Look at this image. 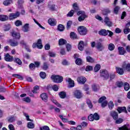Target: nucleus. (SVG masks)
<instances>
[{
	"label": "nucleus",
	"mask_w": 130,
	"mask_h": 130,
	"mask_svg": "<svg viewBox=\"0 0 130 130\" xmlns=\"http://www.w3.org/2000/svg\"><path fill=\"white\" fill-rule=\"evenodd\" d=\"M51 79L54 83H61L63 81V78L59 75H52Z\"/></svg>",
	"instance_id": "obj_1"
},
{
	"label": "nucleus",
	"mask_w": 130,
	"mask_h": 130,
	"mask_svg": "<svg viewBox=\"0 0 130 130\" xmlns=\"http://www.w3.org/2000/svg\"><path fill=\"white\" fill-rule=\"evenodd\" d=\"M108 33L109 37H111L113 35V32L109 30L102 29L99 31V34L102 36H107Z\"/></svg>",
	"instance_id": "obj_2"
},
{
	"label": "nucleus",
	"mask_w": 130,
	"mask_h": 130,
	"mask_svg": "<svg viewBox=\"0 0 130 130\" xmlns=\"http://www.w3.org/2000/svg\"><path fill=\"white\" fill-rule=\"evenodd\" d=\"M100 76L102 78H103V80H104L109 79V73H108L107 70H101Z\"/></svg>",
	"instance_id": "obj_3"
},
{
	"label": "nucleus",
	"mask_w": 130,
	"mask_h": 130,
	"mask_svg": "<svg viewBox=\"0 0 130 130\" xmlns=\"http://www.w3.org/2000/svg\"><path fill=\"white\" fill-rule=\"evenodd\" d=\"M78 16H80V15H81L78 18V20L79 22H82V21H84L86 18H87V15L85 14V12L80 11H79L77 13Z\"/></svg>",
	"instance_id": "obj_4"
},
{
	"label": "nucleus",
	"mask_w": 130,
	"mask_h": 130,
	"mask_svg": "<svg viewBox=\"0 0 130 130\" xmlns=\"http://www.w3.org/2000/svg\"><path fill=\"white\" fill-rule=\"evenodd\" d=\"M88 120L90 121H93L94 119L95 120H99L100 117H99V115H98V113H95L93 115L90 114L88 117Z\"/></svg>",
	"instance_id": "obj_5"
},
{
	"label": "nucleus",
	"mask_w": 130,
	"mask_h": 130,
	"mask_svg": "<svg viewBox=\"0 0 130 130\" xmlns=\"http://www.w3.org/2000/svg\"><path fill=\"white\" fill-rule=\"evenodd\" d=\"M78 31L80 35H86L87 34V28L85 26H81L78 27Z\"/></svg>",
	"instance_id": "obj_6"
},
{
	"label": "nucleus",
	"mask_w": 130,
	"mask_h": 130,
	"mask_svg": "<svg viewBox=\"0 0 130 130\" xmlns=\"http://www.w3.org/2000/svg\"><path fill=\"white\" fill-rule=\"evenodd\" d=\"M20 16V13L16 12L15 13H10L9 15L8 19L9 20H15V19H17V18Z\"/></svg>",
	"instance_id": "obj_7"
},
{
	"label": "nucleus",
	"mask_w": 130,
	"mask_h": 130,
	"mask_svg": "<svg viewBox=\"0 0 130 130\" xmlns=\"http://www.w3.org/2000/svg\"><path fill=\"white\" fill-rule=\"evenodd\" d=\"M95 48L98 49V51H102L104 50L105 47L102 43L98 42L95 44Z\"/></svg>",
	"instance_id": "obj_8"
},
{
	"label": "nucleus",
	"mask_w": 130,
	"mask_h": 130,
	"mask_svg": "<svg viewBox=\"0 0 130 130\" xmlns=\"http://www.w3.org/2000/svg\"><path fill=\"white\" fill-rule=\"evenodd\" d=\"M33 48H35L36 47H37L39 49H41L42 47H43V46L42 45V42L41 41V39H39L38 40L37 43H34L32 45Z\"/></svg>",
	"instance_id": "obj_9"
},
{
	"label": "nucleus",
	"mask_w": 130,
	"mask_h": 130,
	"mask_svg": "<svg viewBox=\"0 0 130 130\" xmlns=\"http://www.w3.org/2000/svg\"><path fill=\"white\" fill-rule=\"evenodd\" d=\"M10 34L11 36L13 37V38H16V39H20L21 38V35L19 32H16L15 30H12L10 32Z\"/></svg>",
	"instance_id": "obj_10"
},
{
	"label": "nucleus",
	"mask_w": 130,
	"mask_h": 130,
	"mask_svg": "<svg viewBox=\"0 0 130 130\" xmlns=\"http://www.w3.org/2000/svg\"><path fill=\"white\" fill-rule=\"evenodd\" d=\"M4 59L6 60V61L12 62L13 60H14V57L10 55V54L7 53L5 55Z\"/></svg>",
	"instance_id": "obj_11"
},
{
	"label": "nucleus",
	"mask_w": 130,
	"mask_h": 130,
	"mask_svg": "<svg viewBox=\"0 0 130 130\" xmlns=\"http://www.w3.org/2000/svg\"><path fill=\"white\" fill-rule=\"evenodd\" d=\"M7 42L9 43L11 46L13 47H15L16 46H18L19 45V42L16 41H13L12 39H9L7 41Z\"/></svg>",
	"instance_id": "obj_12"
},
{
	"label": "nucleus",
	"mask_w": 130,
	"mask_h": 130,
	"mask_svg": "<svg viewBox=\"0 0 130 130\" xmlns=\"http://www.w3.org/2000/svg\"><path fill=\"white\" fill-rule=\"evenodd\" d=\"M66 82H68L69 83V87L70 88L75 87V81H74V80H72V79L69 78H67L66 79Z\"/></svg>",
	"instance_id": "obj_13"
},
{
	"label": "nucleus",
	"mask_w": 130,
	"mask_h": 130,
	"mask_svg": "<svg viewBox=\"0 0 130 130\" xmlns=\"http://www.w3.org/2000/svg\"><path fill=\"white\" fill-rule=\"evenodd\" d=\"M74 95L76 98H77V99H80L83 97V95H82V92L80 90H76L74 92Z\"/></svg>",
	"instance_id": "obj_14"
},
{
	"label": "nucleus",
	"mask_w": 130,
	"mask_h": 130,
	"mask_svg": "<svg viewBox=\"0 0 130 130\" xmlns=\"http://www.w3.org/2000/svg\"><path fill=\"white\" fill-rule=\"evenodd\" d=\"M122 68L124 70H126L127 72H129V73H130V63H128L127 64H126V63L124 62L122 66Z\"/></svg>",
	"instance_id": "obj_15"
},
{
	"label": "nucleus",
	"mask_w": 130,
	"mask_h": 130,
	"mask_svg": "<svg viewBox=\"0 0 130 130\" xmlns=\"http://www.w3.org/2000/svg\"><path fill=\"white\" fill-rule=\"evenodd\" d=\"M110 115L113 117L114 120H116L118 118V114L115 111H112L110 113Z\"/></svg>",
	"instance_id": "obj_16"
},
{
	"label": "nucleus",
	"mask_w": 130,
	"mask_h": 130,
	"mask_svg": "<svg viewBox=\"0 0 130 130\" xmlns=\"http://www.w3.org/2000/svg\"><path fill=\"white\" fill-rule=\"evenodd\" d=\"M118 51L120 55H124L125 53H126V51L122 47H119L118 48Z\"/></svg>",
	"instance_id": "obj_17"
},
{
	"label": "nucleus",
	"mask_w": 130,
	"mask_h": 130,
	"mask_svg": "<svg viewBox=\"0 0 130 130\" xmlns=\"http://www.w3.org/2000/svg\"><path fill=\"white\" fill-rule=\"evenodd\" d=\"M86 79L83 76H80L77 78V81L79 84H84L86 83Z\"/></svg>",
	"instance_id": "obj_18"
},
{
	"label": "nucleus",
	"mask_w": 130,
	"mask_h": 130,
	"mask_svg": "<svg viewBox=\"0 0 130 130\" xmlns=\"http://www.w3.org/2000/svg\"><path fill=\"white\" fill-rule=\"evenodd\" d=\"M13 4V0H4L3 2V5L5 6V7H9V6H11Z\"/></svg>",
	"instance_id": "obj_19"
},
{
	"label": "nucleus",
	"mask_w": 130,
	"mask_h": 130,
	"mask_svg": "<svg viewBox=\"0 0 130 130\" xmlns=\"http://www.w3.org/2000/svg\"><path fill=\"white\" fill-rule=\"evenodd\" d=\"M117 111L119 112V113H121V112L127 113V111L126 110V108L125 107H118L117 108Z\"/></svg>",
	"instance_id": "obj_20"
},
{
	"label": "nucleus",
	"mask_w": 130,
	"mask_h": 130,
	"mask_svg": "<svg viewBox=\"0 0 130 130\" xmlns=\"http://www.w3.org/2000/svg\"><path fill=\"white\" fill-rule=\"evenodd\" d=\"M48 22L51 26H55V25H56V20L54 18L49 19Z\"/></svg>",
	"instance_id": "obj_21"
},
{
	"label": "nucleus",
	"mask_w": 130,
	"mask_h": 130,
	"mask_svg": "<svg viewBox=\"0 0 130 130\" xmlns=\"http://www.w3.org/2000/svg\"><path fill=\"white\" fill-rule=\"evenodd\" d=\"M104 22L108 27H111L112 26V22L109 20V18L108 17H105Z\"/></svg>",
	"instance_id": "obj_22"
},
{
	"label": "nucleus",
	"mask_w": 130,
	"mask_h": 130,
	"mask_svg": "<svg viewBox=\"0 0 130 130\" xmlns=\"http://www.w3.org/2000/svg\"><path fill=\"white\" fill-rule=\"evenodd\" d=\"M8 20L9 16L5 15H0V21H2V22H5L6 21H8Z\"/></svg>",
	"instance_id": "obj_23"
},
{
	"label": "nucleus",
	"mask_w": 130,
	"mask_h": 130,
	"mask_svg": "<svg viewBox=\"0 0 130 130\" xmlns=\"http://www.w3.org/2000/svg\"><path fill=\"white\" fill-rule=\"evenodd\" d=\"M85 45H84V42L83 41H81L78 44V49L79 50L82 51L84 50V47Z\"/></svg>",
	"instance_id": "obj_24"
},
{
	"label": "nucleus",
	"mask_w": 130,
	"mask_h": 130,
	"mask_svg": "<svg viewBox=\"0 0 130 130\" xmlns=\"http://www.w3.org/2000/svg\"><path fill=\"white\" fill-rule=\"evenodd\" d=\"M40 97L43 101H47V99H48V96H47V94L45 93H42L40 95Z\"/></svg>",
	"instance_id": "obj_25"
},
{
	"label": "nucleus",
	"mask_w": 130,
	"mask_h": 130,
	"mask_svg": "<svg viewBox=\"0 0 130 130\" xmlns=\"http://www.w3.org/2000/svg\"><path fill=\"white\" fill-rule=\"evenodd\" d=\"M11 28H12L11 24H5L4 25V27H3L4 31H5V32L7 31H9L10 30Z\"/></svg>",
	"instance_id": "obj_26"
},
{
	"label": "nucleus",
	"mask_w": 130,
	"mask_h": 130,
	"mask_svg": "<svg viewBox=\"0 0 130 130\" xmlns=\"http://www.w3.org/2000/svg\"><path fill=\"white\" fill-rule=\"evenodd\" d=\"M22 31L23 32H28L29 31V23H26L22 26Z\"/></svg>",
	"instance_id": "obj_27"
},
{
	"label": "nucleus",
	"mask_w": 130,
	"mask_h": 130,
	"mask_svg": "<svg viewBox=\"0 0 130 130\" xmlns=\"http://www.w3.org/2000/svg\"><path fill=\"white\" fill-rule=\"evenodd\" d=\"M116 72L119 75H123L124 72L123 71V69L122 68H120L119 67H116Z\"/></svg>",
	"instance_id": "obj_28"
},
{
	"label": "nucleus",
	"mask_w": 130,
	"mask_h": 130,
	"mask_svg": "<svg viewBox=\"0 0 130 130\" xmlns=\"http://www.w3.org/2000/svg\"><path fill=\"white\" fill-rule=\"evenodd\" d=\"M13 61H14V62H16V63H17L19 66H21L22 64V61L19 58H14L13 59Z\"/></svg>",
	"instance_id": "obj_29"
},
{
	"label": "nucleus",
	"mask_w": 130,
	"mask_h": 130,
	"mask_svg": "<svg viewBox=\"0 0 130 130\" xmlns=\"http://www.w3.org/2000/svg\"><path fill=\"white\" fill-rule=\"evenodd\" d=\"M129 84L127 82H125L124 83V89L125 91H128L129 90Z\"/></svg>",
	"instance_id": "obj_30"
},
{
	"label": "nucleus",
	"mask_w": 130,
	"mask_h": 130,
	"mask_svg": "<svg viewBox=\"0 0 130 130\" xmlns=\"http://www.w3.org/2000/svg\"><path fill=\"white\" fill-rule=\"evenodd\" d=\"M67 44V41L63 39H60L59 40V45H64Z\"/></svg>",
	"instance_id": "obj_31"
},
{
	"label": "nucleus",
	"mask_w": 130,
	"mask_h": 130,
	"mask_svg": "<svg viewBox=\"0 0 130 130\" xmlns=\"http://www.w3.org/2000/svg\"><path fill=\"white\" fill-rule=\"evenodd\" d=\"M15 121H16V119H15V117L14 116H10L8 118V122H11V123L15 122Z\"/></svg>",
	"instance_id": "obj_32"
},
{
	"label": "nucleus",
	"mask_w": 130,
	"mask_h": 130,
	"mask_svg": "<svg viewBox=\"0 0 130 130\" xmlns=\"http://www.w3.org/2000/svg\"><path fill=\"white\" fill-rule=\"evenodd\" d=\"M57 29L58 31H60V32H62V31L64 30V26L62 24H59L58 26Z\"/></svg>",
	"instance_id": "obj_33"
},
{
	"label": "nucleus",
	"mask_w": 130,
	"mask_h": 130,
	"mask_svg": "<svg viewBox=\"0 0 130 130\" xmlns=\"http://www.w3.org/2000/svg\"><path fill=\"white\" fill-rule=\"evenodd\" d=\"M51 101L54 103V104H55L57 107H61V105L59 104L56 100H54V99H52Z\"/></svg>",
	"instance_id": "obj_34"
},
{
	"label": "nucleus",
	"mask_w": 130,
	"mask_h": 130,
	"mask_svg": "<svg viewBox=\"0 0 130 130\" xmlns=\"http://www.w3.org/2000/svg\"><path fill=\"white\" fill-rule=\"evenodd\" d=\"M102 13L103 15H108L110 13V10L109 9H106L102 10Z\"/></svg>",
	"instance_id": "obj_35"
},
{
	"label": "nucleus",
	"mask_w": 130,
	"mask_h": 130,
	"mask_svg": "<svg viewBox=\"0 0 130 130\" xmlns=\"http://www.w3.org/2000/svg\"><path fill=\"white\" fill-rule=\"evenodd\" d=\"M66 92L63 91H61L59 93V97L62 99L66 98Z\"/></svg>",
	"instance_id": "obj_36"
},
{
	"label": "nucleus",
	"mask_w": 130,
	"mask_h": 130,
	"mask_svg": "<svg viewBox=\"0 0 130 130\" xmlns=\"http://www.w3.org/2000/svg\"><path fill=\"white\" fill-rule=\"evenodd\" d=\"M101 68V66H100V64H97L94 68V71L95 72V73H97V72H98L100 70Z\"/></svg>",
	"instance_id": "obj_37"
},
{
	"label": "nucleus",
	"mask_w": 130,
	"mask_h": 130,
	"mask_svg": "<svg viewBox=\"0 0 130 130\" xmlns=\"http://www.w3.org/2000/svg\"><path fill=\"white\" fill-rule=\"evenodd\" d=\"M70 37L72 38V39H77V34L74 32H72L70 34Z\"/></svg>",
	"instance_id": "obj_38"
},
{
	"label": "nucleus",
	"mask_w": 130,
	"mask_h": 130,
	"mask_svg": "<svg viewBox=\"0 0 130 130\" xmlns=\"http://www.w3.org/2000/svg\"><path fill=\"white\" fill-rule=\"evenodd\" d=\"M120 9V7L119 6H116L114 8V13L115 14V15H117L118 14V11Z\"/></svg>",
	"instance_id": "obj_39"
},
{
	"label": "nucleus",
	"mask_w": 130,
	"mask_h": 130,
	"mask_svg": "<svg viewBox=\"0 0 130 130\" xmlns=\"http://www.w3.org/2000/svg\"><path fill=\"white\" fill-rule=\"evenodd\" d=\"M108 106L109 109L111 110L113 109V107H114V104H113V102L110 101L108 104Z\"/></svg>",
	"instance_id": "obj_40"
},
{
	"label": "nucleus",
	"mask_w": 130,
	"mask_h": 130,
	"mask_svg": "<svg viewBox=\"0 0 130 130\" xmlns=\"http://www.w3.org/2000/svg\"><path fill=\"white\" fill-rule=\"evenodd\" d=\"M92 88L94 91H98V90H99V86L95 84H93L92 86Z\"/></svg>",
	"instance_id": "obj_41"
},
{
	"label": "nucleus",
	"mask_w": 130,
	"mask_h": 130,
	"mask_svg": "<svg viewBox=\"0 0 130 130\" xmlns=\"http://www.w3.org/2000/svg\"><path fill=\"white\" fill-rule=\"evenodd\" d=\"M114 48H115V46L113 44L111 43L109 45L108 49H109V50H111V51L114 50Z\"/></svg>",
	"instance_id": "obj_42"
},
{
	"label": "nucleus",
	"mask_w": 130,
	"mask_h": 130,
	"mask_svg": "<svg viewBox=\"0 0 130 130\" xmlns=\"http://www.w3.org/2000/svg\"><path fill=\"white\" fill-rule=\"evenodd\" d=\"M12 76L15 78H17V79H19V80H23L24 78L22 77V76L19 74H13Z\"/></svg>",
	"instance_id": "obj_43"
},
{
	"label": "nucleus",
	"mask_w": 130,
	"mask_h": 130,
	"mask_svg": "<svg viewBox=\"0 0 130 130\" xmlns=\"http://www.w3.org/2000/svg\"><path fill=\"white\" fill-rule=\"evenodd\" d=\"M27 127H28V128H34V127H35V125L32 122H28L27 124Z\"/></svg>",
	"instance_id": "obj_44"
},
{
	"label": "nucleus",
	"mask_w": 130,
	"mask_h": 130,
	"mask_svg": "<svg viewBox=\"0 0 130 130\" xmlns=\"http://www.w3.org/2000/svg\"><path fill=\"white\" fill-rule=\"evenodd\" d=\"M75 62L76 63V64H78V66H81V64H82V59L81 58H77L76 59Z\"/></svg>",
	"instance_id": "obj_45"
},
{
	"label": "nucleus",
	"mask_w": 130,
	"mask_h": 130,
	"mask_svg": "<svg viewBox=\"0 0 130 130\" xmlns=\"http://www.w3.org/2000/svg\"><path fill=\"white\" fill-rule=\"evenodd\" d=\"M29 68L31 71H34L36 68V66H35V64L31 63L29 65Z\"/></svg>",
	"instance_id": "obj_46"
},
{
	"label": "nucleus",
	"mask_w": 130,
	"mask_h": 130,
	"mask_svg": "<svg viewBox=\"0 0 130 130\" xmlns=\"http://www.w3.org/2000/svg\"><path fill=\"white\" fill-rule=\"evenodd\" d=\"M86 60L88 62H94V59H93L91 56L86 57Z\"/></svg>",
	"instance_id": "obj_47"
},
{
	"label": "nucleus",
	"mask_w": 130,
	"mask_h": 130,
	"mask_svg": "<svg viewBox=\"0 0 130 130\" xmlns=\"http://www.w3.org/2000/svg\"><path fill=\"white\" fill-rule=\"evenodd\" d=\"M15 25L17 26V27H19V26H22V22L20 20H16L15 22Z\"/></svg>",
	"instance_id": "obj_48"
},
{
	"label": "nucleus",
	"mask_w": 130,
	"mask_h": 130,
	"mask_svg": "<svg viewBox=\"0 0 130 130\" xmlns=\"http://www.w3.org/2000/svg\"><path fill=\"white\" fill-rule=\"evenodd\" d=\"M40 76L42 79H45V78L46 77V74L45 72H41L40 73Z\"/></svg>",
	"instance_id": "obj_49"
},
{
	"label": "nucleus",
	"mask_w": 130,
	"mask_h": 130,
	"mask_svg": "<svg viewBox=\"0 0 130 130\" xmlns=\"http://www.w3.org/2000/svg\"><path fill=\"white\" fill-rule=\"evenodd\" d=\"M123 121V119L122 118L117 119L115 121V123H116L117 124H119L120 123H122Z\"/></svg>",
	"instance_id": "obj_50"
},
{
	"label": "nucleus",
	"mask_w": 130,
	"mask_h": 130,
	"mask_svg": "<svg viewBox=\"0 0 130 130\" xmlns=\"http://www.w3.org/2000/svg\"><path fill=\"white\" fill-rule=\"evenodd\" d=\"M22 100L27 103H29V102H31V99L29 97L24 98L22 99Z\"/></svg>",
	"instance_id": "obj_51"
},
{
	"label": "nucleus",
	"mask_w": 130,
	"mask_h": 130,
	"mask_svg": "<svg viewBox=\"0 0 130 130\" xmlns=\"http://www.w3.org/2000/svg\"><path fill=\"white\" fill-rule=\"evenodd\" d=\"M23 115L24 116H25L26 120H27V121H31L33 122V120L30 119V118H29V115H28V114L26 113H23Z\"/></svg>",
	"instance_id": "obj_52"
},
{
	"label": "nucleus",
	"mask_w": 130,
	"mask_h": 130,
	"mask_svg": "<svg viewBox=\"0 0 130 130\" xmlns=\"http://www.w3.org/2000/svg\"><path fill=\"white\" fill-rule=\"evenodd\" d=\"M73 7L75 11H79V6H78V4H77V3L73 4Z\"/></svg>",
	"instance_id": "obj_53"
},
{
	"label": "nucleus",
	"mask_w": 130,
	"mask_h": 130,
	"mask_svg": "<svg viewBox=\"0 0 130 130\" xmlns=\"http://www.w3.org/2000/svg\"><path fill=\"white\" fill-rule=\"evenodd\" d=\"M86 103L90 108H92L93 107V104H92V102L89 100H87Z\"/></svg>",
	"instance_id": "obj_54"
},
{
	"label": "nucleus",
	"mask_w": 130,
	"mask_h": 130,
	"mask_svg": "<svg viewBox=\"0 0 130 130\" xmlns=\"http://www.w3.org/2000/svg\"><path fill=\"white\" fill-rule=\"evenodd\" d=\"M74 13H75V11L74 10H71L67 14V17H73V16H74Z\"/></svg>",
	"instance_id": "obj_55"
},
{
	"label": "nucleus",
	"mask_w": 130,
	"mask_h": 130,
	"mask_svg": "<svg viewBox=\"0 0 130 130\" xmlns=\"http://www.w3.org/2000/svg\"><path fill=\"white\" fill-rule=\"evenodd\" d=\"M37 90H39V86L37 85L35 86L34 90H32V93L36 94V93H37Z\"/></svg>",
	"instance_id": "obj_56"
},
{
	"label": "nucleus",
	"mask_w": 130,
	"mask_h": 130,
	"mask_svg": "<svg viewBox=\"0 0 130 130\" xmlns=\"http://www.w3.org/2000/svg\"><path fill=\"white\" fill-rule=\"evenodd\" d=\"M72 21H69L67 22V29H68V30L71 28V26H72Z\"/></svg>",
	"instance_id": "obj_57"
},
{
	"label": "nucleus",
	"mask_w": 130,
	"mask_h": 130,
	"mask_svg": "<svg viewBox=\"0 0 130 130\" xmlns=\"http://www.w3.org/2000/svg\"><path fill=\"white\" fill-rule=\"evenodd\" d=\"M129 32H130V29L129 28L125 27L124 29V34H128V33H129Z\"/></svg>",
	"instance_id": "obj_58"
},
{
	"label": "nucleus",
	"mask_w": 130,
	"mask_h": 130,
	"mask_svg": "<svg viewBox=\"0 0 130 130\" xmlns=\"http://www.w3.org/2000/svg\"><path fill=\"white\" fill-rule=\"evenodd\" d=\"M110 81H112L114 78H115V74H110L109 75Z\"/></svg>",
	"instance_id": "obj_59"
},
{
	"label": "nucleus",
	"mask_w": 130,
	"mask_h": 130,
	"mask_svg": "<svg viewBox=\"0 0 130 130\" xmlns=\"http://www.w3.org/2000/svg\"><path fill=\"white\" fill-rule=\"evenodd\" d=\"M40 130H50L48 126H44L43 127H40Z\"/></svg>",
	"instance_id": "obj_60"
},
{
	"label": "nucleus",
	"mask_w": 130,
	"mask_h": 130,
	"mask_svg": "<svg viewBox=\"0 0 130 130\" xmlns=\"http://www.w3.org/2000/svg\"><path fill=\"white\" fill-rule=\"evenodd\" d=\"M48 69V66L47 63H44L43 66L42 67V69L46 71Z\"/></svg>",
	"instance_id": "obj_61"
},
{
	"label": "nucleus",
	"mask_w": 130,
	"mask_h": 130,
	"mask_svg": "<svg viewBox=\"0 0 130 130\" xmlns=\"http://www.w3.org/2000/svg\"><path fill=\"white\" fill-rule=\"evenodd\" d=\"M106 99V97L105 96H102L101 98H100L99 100V103H102L103 102L104 100H105Z\"/></svg>",
	"instance_id": "obj_62"
},
{
	"label": "nucleus",
	"mask_w": 130,
	"mask_h": 130,
	"mask_svg": "<svg viewBox=\"0 0 130 130\" xmlns=\"http://www.w3.org/2000/svg\"><path fill=\"white\" fill-rule=\"evenodd\" d=\"M119 130H130V128L128 129L126 126H123L122 127H119Z\"/></svg>",
	"instance_id": "obj_63"
},
{
	"label": "nucleus",
	"mask_w": 130,
	"mask_h": 130,
	"mask_svg": "<svg viewBox=\"0 0 130 130\" xmlns=\"http://www.w3.org/2000/svg\"><path fill=\"white\" fill-rule=\"evenodd\" d=\"M8 128L10 130H15V126H14V125L12 124L8 125Z\"/></svg>",
	"instance_id": "obj_64"
}]
</instances>
